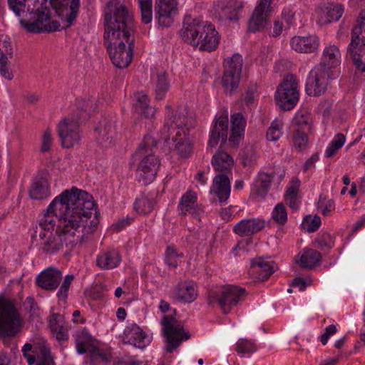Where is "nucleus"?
Instances as JSON below:
<instances>
[{
  "label": "nucleus",
  "instance_id": "f257e3e1",
  "mask_svg": "<svg viewBox=\"0 0 365 365\" xmlns=\"http://www.w3.org/2000/svg\"><path fill=\"white\" fill-rule=\"evenodd\" d=\"M96 203L87 192L76 187L66 190L49 204L39 220L41 230H53L56 220L58 225L66 224L69 229H76L86 234L93 233L99 223Z\"/></svg>",
  "mask_w": 365,
  "mask_h": 365
},
{
  "label": "nucleus",
  "instance_id": "f03ea898",
  "mask_svg": "<svg viewBox=\"0 0 365 365\" xmlns=\"http://www.w3.org/2000/svg\"><path fill=\"white\" fill-rule=\"evenodd\" d=\"M104 39L113 65L127 68L132 61L135 46V23L132 14L121 0H110L104 10Z\"/></svg>",
  "mask_w": 365,
  "mask_h": 365
},
{
  "label": "nucleus",
  "instance_id": "7ed1b4c3",
  "mask_svg": "<svg viewBox=\"0 0 365 365\" xmlns=\"http://www.w3.org/2000/svg\"><path fill=\"white\" fill-rule=\"evenodd\" d=\"M165 108V123L161 136L164 140V147H168L170 151H176L180 158H187L192 151L190 134L192 124L184 108H172L168 105Z\"/></svg>",
  "mask_w": 365,
  "mask_h": 365
},
{
  "label": "nucleus",
  "instance_id": "20e7f679",
  "mask_svg": "<svg viewBox=\"0 0 365 365\" xmlns=\"http://www.w3.org/2000/svg\"><path fill=\"white\" fill-rule=\"evenodd\" d=\"M66 224L57 225L56 232L51 230H41L39 225L36 226L35 233L39 231L41 242L40 250L46 255H54L63 250L66 247L67 251L72 250L78 243L85 240L90 234H86L76 229H69Z\"/></svg>",
  "mask_w": 365,
  "mask_h": 365
},
{
  "label": "nucleus",
  "instance_id": "39448f33",
  "mask_svg": "<svg viewBox=\"0 0 365 365\" xmlns=\"http://www.w3.org/2000/svg\"><path fill=\"white\" fill-rule=\"evenodd\" d=\"M161 312L164 313L161 317V325L165 341V350L171 353L177 349L182 341L190 339V335L189 332L185 331L183 323L177 319L176 309L163 300H161Z\"/></svg>",
  "mask_w": 365,
  "mask_h": 365
},
{
  "label": "nucleus",
  "instance_id": "423d86ee",
  "mask_svg": "<svg viewBox=\"0 0 365 365\" xmlns=\"http://www.w3.org/2000/svg\"><path fill=\"white\" fill-rule=\"evenodd\" d=\"M211 163L215 170L220 173L213 180L212 190L220 202H225L230 195V183L227 174L234 166L233 158L226 152L218 150L213 155Z\"/></svg>",
  "mask_w": 365,
  "mask_h": 365
},
{
  "label": "nucleus",
  "instance_id": "0eeeda50",
  "mask_svg": "<svg viewBox=\"0 0 365 365\" xmlns=\"http://www.w3.org/2000/svg\"><path fill=\"white\" fill-rule=\"evenodd\" d=\"M95 109L92 102L88 101L82 108L79 117L68 115L59 122L58 133L63 148H71L80 142L81 135L79 121L86 120Z\"/></svg>",
  "mask_w": 365,
  "mask_h": 365
},
{
  "label": "nucleus",
  "instance_id": "6e6552de",
  "mask_svg": "<svg viewBox=\"0 0 365 365\" xmlns=\"http://www.w3.org/2000/svg\"><path fill=\"white\" fill-rule=\"evenodd\" d=\"M351 35V42L346 48V57L356 69L365 72V9L360 12Z\"/></svg>",
  "mask_w": 365,
  "mask_h": 365
},
{
  "label": "nucleus",
  "instance_id": "1a4fd4ad",
  "mask_svg": "<svg viewBox=\"0 0 365 365\" xmlns=\"http://www.w3.org/2000/svg\"><path fill=\"white\" fill-rule=\"evenodd\" d=\"M24 319L13 302H0V336L14 337L24 327Z\"/></svg>",
  "mask_w": 365,
  "mask_h": 365
},
{
  "label": "nucleus",
  "instance_id": "9d476101",
  "mask_svg": "<svg viewBox=\"0 0 365 365\" xmlns=\"http://www.w3.org/2000/svg\"><path fill=\"white\" fill-rule=\"evenodd\" d=\"M20 24L28 32L40 34L58 29V22L51 20V11L44 7L29 12V19H21Z\"/></svg>",
  "mask_w": 365,
  "mask_h": 365
},
{
  "label": "nucleus",
  "instance_id": "9b49d317",
  "mask_svg": "<svg viewBox=\"0 0 365 365\" xmlns=\"http://www.w3.org/2000/svg\"><path fill=\"white\" fill-rule=\"evenodd\" d=\"M245 289L237 286L229 285L224 287L220 294L210 293L208 303L212 306L218 305L224 314L231 312L233 307L242 300Z\"/></svg>",
  "mask_w": 365,
  "mask_h": 365
},
{
  "label": "nucleus",
  "instance_id": "f8f14e48",
  "mask_svg": "<svg viewBox=\"0 0 365 365\" xmlns=\"http://www.w3.org/2000/svg\"><path fill=\"white\" fill-rule=\"evenodd\" d=\"M299 84L292 74L287 75L277 88L275 98L279 106L285 110L292 109L299 101Z\"/></svg>",
  "mask_w": 365,
  "mask_h": 365
},
{
  "label": "nucleus",
  "instance_id": "ddd939ff",
  "mask_svg": "<svg viewBox=\"0 0 365 365\" xmlns=\"http://www.w3.org/2000/svg\"><path fill=\"white\" fill-rule=\"evenodd\" d=\"M336 73L323 69L322 66H315L309 73L306 81L305 91L309 96H320L327 90Z\"/></svg>",
  "mask_w": 365,
  "mask_h": 365
},
{
  "label": "nucleus",
  "instance_id": "4468645a",
  "mask_svg": "<svg viewBox=\"0 0 365 365\" xmlns=\"http://www.w3.org/2000/svg\"><path fill=\"white\" fill-rule=\"evenodd\" d=\"M242 65V57L239 53L225 61V68L222 83L226 93L232 94L238 88Z\"/></svg>",
  "mask_w": 365,
  "mask_h": 365
},
{
  "label": "nucleus",
  "instance_id": "2eb2a0df",
  "mask_svg": "<svg viewBox=\"0 0 365 365\" xmlns=\"http://www.w3.org/2000/svg\"><path fill=\"white\" fill-rule=\"evenodd\" d=\"M206 25L207 21L186 16L180 33L182 39L187 44L199 48Z\"/></svg>",
  "mask_w": 365,
  "mask_h": 365
},
{
  "label": "nucleus",
  "instance_id": "dca6fc26",
  "mask_svg": "<svg viewBox=\"0 0 365 365\" xmlns=\"http://www.w3.org/2000/svg\"><path fill=\"white\" fill-rule=\"evenodd\" d=\"M159 168V158L148 153L138 166L136 175L138 181L145 185L151 183L156 178Z\"/></svg>",
  "mask_w": 365,
  "mask_h": 365
},
{
  "label": "nucleus",
  "instance_id": "f3484780",
  "mask_svg": "<svg viewBox=\"0 0 365 365\" xmlns=\"http://www.w3.org/2000/svg\"><path fill=\"white\" fill-rule=\"evenodd\" d=\"M344 12L342 4L327 3L319 6L315 11V20L320 26H326L332 22L338 21Z\"/></svg>",
  "mask_w": 365,
  "mask_h": 365
},
{
  "label": "nucleus",
  "instance_id": "a211bd4d",
  "mask_svg": "<svg viewBox=\"0 0 365 365\" xmlns=\"http://www.w3.org/2000/svg\"><path fill=\"white\" fill-rule=\"evenodd\" d=\"M272 1L260 0L248 23L250 31L256 32L264 28L271 13L270 5Z\"/></svg>",
  "mask_w": 365,
  "mask_h": 365
},
{
  "label": "nucleus",
  "instance_id": "6ab92c4d",
  "mask_svg": "<svg viewBox=\"0 0 365 365\" xmlns=\"http://www.w3.org/2000/svg\"><path fill=\"white\" fill-rule=\"evenodd\" d=\"M170 294L175 301L191 303L197 297V287L192 280L180 281L173 288Z\"/></svg>",
  "mask_w": 365,
  "mask_h": 365
},
{
  "label": "nucleus",
  "instance_id": "aec40b11",
  "mask_svg": "<svg viewBox=\"0 0 365 365\" xmlns=\"http://www.w3.org/2000/svg\"><path fill=\"white\" fill-rule=\"evenodd\" d=\"M50 4L58 16H63L66 11L65 27L71 26L78 14L80 0H50Z\"/></svg>",
  "mask_w": 365,
  "mask_h": 365
},
{
  "label": "nucleus",
  "instance_id": "412c9836",
  "mask_svg": "<svg viewBox=\"0 0 365 365\" xmlns=\"http://www.w3.org/2000/svg\"><path fill=\"white\" fill-rule=\"evenodd\" d=\"M63 274L58 269L49 267L43 270L36 277V285L43 289L54 291L58 287Z\"/></svg>",
  "mask_w": 365,
  "mask_h": 365
},
{
  "label": "nucleus",
  "instance_id": "4be33fe9",
  "mask_svg": "<svg viewBox=\"0 0 365 365\" xmlns=\"http://www.w3.org/2000/svg\"><path fill=\"white\" fill-rule=\"evenodd\" d=\"M123 341L138 349H143L150 342V336L137 324H128L124 330Z\"/></svg>",
  "mask_w": 365,
  "mask_h": 365
},
{
  "label": "nucleus",
  "instance_id": "5701e85b",
  "mask_svg": "<svg viewBox=\"0 0 365 365\" xmlns=\"http://www.w3.org/2000/svg\"><path fill=\"white\" fill-rule=\"evenodd\" d=\"M121 262L118 250L108 248L101 250L96 257V265L102 270H110L118 267Z\"/></svg>",
  "mask_w": 365,
  "mask_h": 365
},
{
  "label": "nucleus",
  "instance_id": "b1692460",
  "mask_svg": "<svg viewBox=\"0 0 365 365\" xmlns=\"http://www.w3.org/2000/svg\"><path fill=\"white\" fill-rule=\"evenodd\" d=\"M228 133V117L227 115H220L214 123L210 137L208 142V146L215 147L220 142L225 143L227 140Z\"/></svg>",
  "mask_w": 365,
  "mask_h": 365
},
{
  "label": "nucleus",
  "instance_id": "393cba45",
  "mask_svg": "<svg viewBox=\"0 0 365 365\" xmlns=\"http://www.w3.org/2000/svg\"><path fill=\"white\" fill-rule=\"evenodd\" d=\"M277 265L273 261H267L262 257L251 260L250 274L258 280H266L276 269Z\"/></svg>",
  "mask_w": 365,
  "mask_h": 365
},
{
  "label": "nucleus",
  "instance_id": "a878e982",
  "mask_svg": "<svg viewBox=\"0 0 365 365\" xmlns=\"http://www.w3.org/2000/svg\"><path fill=\"white\" fill-rule=\"evenodd\" d=\"M341 63V52L334 44L327 45L322 52V61L317 66H322L323 69L335 73V68Z\"/></svg>",
  "mask_w": 365,
  "mask_h": 365
},
{
  "label": "nucleus",
  "instance_id": "bb28decb",
  "mask_svg": "<svg viewBox=\"0 0 365 365\" xmlns=\"http://www.w3.org/2000/svg\"><path fill=\"white\" fill-rule=\"evenodd\" d=\"M264 226V221L259 218L244 219L234 226L233 231L240 237H248L261 231Z\"/></svg>",
  "mask_w": 365,
  "mask_h": 365
},
{
  "label": "nucleus",
  "instance_id": "cd10ccee",
  "mask_svg": "<svg viewBox=\"0 0 365 365\" xmlns=\"http://www.w3.org/2000/svg\"><path fill=\"white\" fill-rule=\"evenodd\" d=\"M202 35L199 50L207 52L216 50L220 43V36L212 23L207 21L205 32Z\"/></svg>",
  "mask_w": 365,
  "mask_h": 365
},
{
  "label": "nucleus",
  "instance_id": "c85d7f7f",
  "mask_svg": "<svg viewBox=\"0 0 365 365\" xmlns=\"http://www.w3.org/2000/svg\"><path fill=\"white\" fill-rule=\"evenodd\" d=\"M290 45L292 49L300 53H312L317 50L319 39L315 35L309 36H294L291 39Z\"/></svg>",
  "mask_w": 365,
  "mask_h": 365
},
{
  "label": "nucleus",
  "instance_id": "c756f323",
  "mask_svg": "<svg viewBox=\"0 0 365 365\" xmlns=\"http://www.w3.org/2000/svg\"><path fill=\"white\" fill-rule=\"evenodd\" d=\"M246 120L241 113L231 115V133L228 139L233 146H237L244 136Z\"/></svg>",
  "mask_w": 365,
  "mask_h": 365
},
{
  "label": "nucleus",
  "instance_id": "7c9ffc66",
  "mask_svg": "<svg viewBox=\"0 0 365 365\" xmlns=\"http://www.w3.org/2000/svg\"><path fill=\"white\" fill-rule=\"evenodd\" d=\"M178 0H161V27L171 26L178 14Z\"/></svg>",
  "mask_w": 365,
  "mask_h": 365
},
{
  "label": "nucleus",
  "instance_id": "2f4dec72",
  "mask_svg": "<svg viewBox=\"0 0 365 365\" xmlns=\"http://www.w3.org/2000/svg\"><path fill=\"white\" fill-rule=\"evenodd\" d=\"M49 325L57 340H68V329L63 315L56 313L53 314L50 317Z\"/></svg>",
  "mask_w": 365,
  "mask_h": 365
},
{
  "label": "nucleus",
  "instance_id": "473e14b6",
  "mask_svg": "<svg viewBox=\"0 0 365 365\" xmlns=\"http://www.w3.org/2000/svg\"><path fill=\"white\" fill-rule=\"evenodd\" d=\"M133 109L135 113L146 118L154 115L155 110L149 106L148 96L143 92H138L133 96Z\"/></svg>",
  "mask_w": 365,
  "mask_h": 365
},
{
  "label": "nucleus",
  "instance_id": "72a5a7b5",
  "mask_svg": "<svg viewBox=\"0 0 365 365\" xmlns=\"http://www.w3.org/2000/svg\"><path fill=\"white\" fill-rule=\"evenodd\" d=\"M29 193L34 200H43L48 198L51 195L48 181L43 178L34 180L31 184Z\"/></svg>",
  "mask_w": 365,
  "mask_h": 365
},
{
  "label": "nucleus",
  "instance_id": "f704fd0d",
  "mask_svg": "<svg viewBox=\"0 0 365 365\" xmlns=\"http://www.w3.org/2000/svg\"><path fill=\"white\" fill-rule=\"evenodd\" d=\"M297 264L302 268L312 269L321 261L322 256L319 252L311 248L304 249L299 255Z\"/></svg>",
  "mask_w": 365,
  "mask_h": 365
},
{
  "label": "nucleus",
  "instance_id": "c9c22d12",
  "mask_svg": "<svg viewBox=\"0 0 365 365\" xmlns=\"http://www.w3.org/2000/svg\"><path fill=\"white\" fill-rule=\"evenodd\" d=\"M94 338L86 329L78 331L76 335V346L78 354H83L87 351L96 349Z\"/></svg>",
  "mask_w": 365,
  "mask_h": 365
},
{
  "label": "nucleus",
  "instance_id": "e433bc0d",
  "mask_svg": "<svg viewBox=\"0 0 365 365\" xmlns=\"http://www.w3.org/2000/svg\"><path fill=\"white\" fill-rule=\"evenodd\" d=\"M157 198L158 193H149L145 197L136 199L134 202L135 210L140 215H148L150 213L154 206L158 203Z\"/></svg>",
  "mask_w": 365,
  "mask_h": 365
},
{
  "label": "nucleus",
  "instance_id": "4c0bfd02",
  "mask_svg": "<svg viewBox=\"0 0 365 365\" xmlns=\"http://www.w3.org/2000/svg\"><path fill=\"white\" fill-rule=\"evenodd\" d=\"M197 194L192 190H188L182 195L179 204L182 214H196L197 207Z\"/></svg>",
  "mask_w": 365,
  "mask_h": 365
},
{
  "label": "nucleus",
  "instance_id": "58836bf2",
  "mask_svg": "<svg viewBox=\"0 0 365 365\" xmlns=\"http://www.w3.org/2000/svg\"><path fill=\"white\" fill-rule=\"evenodd\" d=\"M242 7V2L237 0H230L222 7L220 13V17L224 20L237 21Z\"/></svg>",
  "mask_w": 365,
  "mask_h": 365
},
{
  "label": "nucleus",
  "instance_id": "ea45409f",
  "mask_svg": "<svg viewBox=\"0 0 365 365\" xmlns=\"http://www.w3.org/2000/svg\"><path fill=\"white\" fill-rule=\"evenodd\" d=\"M312 118L310 113L305 109L299 110L295 114L292 125L302 130H309L311 128Z\"/></svg>",
  "mask_w": 365,
  "mask_h": 365
},
{
  "label": "nucleus",
  "instance_id": "a19ab883",
  "mask_svg": "<svg viewBox=\"0 0 365 365\" xmlns=\"http://www.w3.org/2000/svg\"><path fill=\"white\" fill-rule=\"evenodd\" d=\"M273 176L267 173H262L259 174L257 183L255 186V192L259 197H264L272 184Z\"/></svg>",
  "mask_w": 365,
  "mask_h": 365
},
{
  "label": "nucleus",
  "instance_id": "79ce46f5",
  "mask_svg": "<svg viewBox=\"0 0 365 365\" xmlns=\"http://www.w3.org/2000/svg\"><path fill=\"white\" fill-rule=\"evenodd\" d=\"M235 349L239 355H250L257 350V346L253 340L240 339L235 344Z\"/></svg>",
  "mask_w": 365,
  "mask_h": 365
},
{
  "label": "nucleus",
  "instance_id": "37998d69",
  "mask_svg": "<svg viewBox=\"0 0 365 365\" xmlns=\"http://www.w3.org/2000/svg\"><path fill=\"white\" fill-rule=\"evenodd\" d=\"M284 123L281 119H274L267 131V139L269 141H277L283 133Z\"/></svg>",
  "mask_w": 365,
  "mask_h": 365
},
{
  "label": "nucleus",
  "instance_id": "c03bdc74",
  "mask_svg": "<svg viewBox=\"0 0 365 365\" xmlns=\"http://www.w3.org/2000/svg\"><path fill=\"white\" fill-rule=\"evenodd\" d=\"M317 209L324 216H331L335 210V202L332 199H329L321 195L317 202Z\"/></svg>",
  "mask_w": 365,
  "mask_h": 365
},
{
  "label": "nucleus",
  "instance_id": "a18cd8bd",
  "mask_svg": "<svg viewBox=\"0 0 365 365\" xmlns=\"http://www.w3.org/2000/svg\"><path fill=\"white\" fill-rule=\"evenodd\" d=\"M345 143V137L343 134H336L325 150V156L331 158L342 148Z\"/></svg>",
  "mask_w": 365,
  "mask_h": 365
},
{
  "label": "nucleus",
  "instance_id": "49530a36",
  "mask_svg": "<svg viewBox=\"0 0 365 365\" xmlns=\"http://www.w3.org/2000/svg\"><path fill=\"white\" fill-rule=\"evenodd\" d=\"M13 57V48L7 36L0 38V61H9Z\"/></svg>",
  "mask_w": 365,
  "mask_h": 365
},
{
  "label": "nucleus",
  "instance_id": "de8ad7c7",
  "mask_svg": "<svg viewBox=\"0 0 365 365\" xmlns=\"http://www.w3.org/2000/svg\"><path fill=\"white\" fill-rule=\"evenodd\" d=\"M141 12V20L143 24L151 22L153 18L152 0H138Z\"/></svg>",
  "mask_w": 365,
  "mask_h": 365
},
{
  "label": "nucleus",
  "instance_id": "09e8293b",
  "mask_svg": "<svg viewBox=\"0 0 365 365\" xmlns=\"http://www.w3.org/2000/svg\"><path fill=\"white\" fill-rule=\"evenodd\" d=\"M154 150H158V140L152 135H146L143 140V146L139 148L136 155H147L148 153L153 154Z\"/></svg>",
  "mask_w": 365,
  "mask_h": 365
},
{
  "label": "nucleus",
  "instance_id": "8fccbe9b",
  "mask_svg": "<svg viewBox=\"0 0 365 365\" xmlns=\"http://www.w3.org/2000/svg\"><path fill=\"white\" fill-rule=\"evenodd\" d=\"M272 219L279 225H284L287 221V212L284 205L278 203L272 212Z\"/></svg>",
  "mask_w": 365,
  "mask_h": 365
},
{
  "label": "nucleus",
  "instance_id": "3c124183",
  "mask_svg": "<svg viewBox=\"0 0 365 365\" xmlns=\"http://www.w3.org/2000/svg\"><path fill=\"white\" fill-rule=\"evenodd\" d=\"M74 279V275L73 274H67L63 281V283L61 284L56 296L58 298L59 300L66 302L68 296V291L70 289V286L72 283V282Z\"/></svg>",
  "mask_w": 365,
  "mask_h": 365
},
{
  "label": "nucleus",
  "instance_id": "603ef678",
  "mask_svg": "<svg viewBox=\"0 0 365 365\" xmlns=\"http://www.w3.org/2000/svg\"><path fill=\"white\" fill-rule=\"evenodd\" d=\"M317 247L321 250L331 249L334 246L333 237L328 232H323L316 239Z\"/></svg>",
  "mask_w": 365,
  "mask_h": 365
},
{
  "label": "nucleus",
  "instance_id": "864d4df0",
  "mask_svg": "<svg viewBox=\"0 0 365 365\" xmlns=\"http://www.w3.org/2000/svg\"><path fill=\"white\" fill-rule=\"evenodd\" d=\"M182 255H178L176 250L171 246L167 247L165 253V262L173 268H176Z\"/></svg>",
  "mask_w": 365,
  "mask_h": 365
},
{
  "label": "nucleus",
  "instance_id": "5fc2aeb1",
  "mask_svg": "<svg viewBox=\"0 0 365 365\" xmlns=\"http://www.w3.org/2000/svg\"><path fill=\"white\" fill-rule=\"evenodd\" d=\"M306 130H307L295 128L293 131L294 145L300 150L307 145V143L308 141V138L306 134Z\"/></svg>",
  "mask_w": 365,
  "mask_h": 365
},
{
  "label": "nucleus",
  "instance_id": "6e6d98bb",
  "mask_svg": "<svg viewBox=\"0 0 365 365\" xmlns=\"http://www.w3.org/2000/svg\"><path fill=\"white\" fill-rule=\"evenodd\" d=\"M27 0H8L9 6L11 10L17 16H21L26 10V1Z\"/></svg>",
  "mask_w": 365,
  "mask_h": 365
},
{
  "label": "nucleus",
  "instance_id": "4d7b16f0",
  "mask_svg": "<svg viewBox=\"0 0 365 365\" xmlns=\"http://www.w3.org/2000/svg\"><path fill=\"white\" fill-rule=\"evenodd\" d=\"M304 225L307 227V230L309 232H315L318 230L321 225V219L318 216L312 217L307 216L304 219Z\"/></svg>",
  "mask_w": 365,
  "mask_h": 365
},
{
  "label": "nucleus",
  "instance_id": "13d9d810",
  "mask_svg": "<svg viewBox=\"0 0 365 365\" xmlns=\"http://www.w3.org/2000/svg\"><path fill=\"white\" fill-rule=\"evenodd\" d=\"M41 356L36 365H55L48 349L43 347L41 350Z\"/></svg>",
  "mask_w": 365,
  "mask_h": 365
},
{
  "label": "nucleus",
  "instance_id": "bf43d9fd",
  "mask_svg": "<svg viewBox=\"0 0 365 365\" xmlns=\"http://www.w3.org/2000/svg\"><path fill=\"white\" fill-rule=\"evenodd\" d=\"M349 24H346L344 21H342L339 26V29L336 32V39L339 42L345 41L349 35Z\"/></svg>",
  "mask_w": 365,
  "mask_h": 365
},
{
  "label": "nucleus",
  "instance_id": "052dcab7",
  "mask_svg": "<svg viewBox=\"0 0 365 365\" xmlns=\"http://www.w3.org/2000/svg\"><path fill=\"white\" fill-rule=\"evenodd\" d=\"M256 91L257 89L255 86H252L247 88V90L243 95V101H245V103L247 106H251L254 104L255 98L257 97Z\"/></svg>",
  "mask_w": 365,
  "mask_h": 365
},
{
  "label": "nucleus",
  "instance_id": "680f3d73",
  "mask_svg": "<svg viewBox=\"0 0 365 365\" xmlns=\"http://www.w3.org/2000/svg\"><path fill=\"white\" fill-rule=\"evenodd\" d=\"M52 141L51 131L48 130H46L42 138V145L41 148L42 153H46L50 150L52 145Z\"/></svg>",
  "mask_w": 365,
  "mask_h": 365
},
{
  "label": "nucleus",
  "instance_id": "e2e57ef3",
  "mask_svg": "<svg viewBox=\"0 0 365 365\" xmlns=\"http://www.w3.org/2000/svg\"><path fill=\"white\" fill-rule=\"evenodd\" d=\"M337 331V329L335 325L331 324L326 327L324 333L320 336V341L323 345H326L330 336L335 334Z\"/></svg>",
  "mask_w": 365,
  "mask_h": 365
},
{
  "label": "nucleus",
  "instance_id": "0e129e2a",
  "mask_svg": "<svg viewBox=\"0 0 365 365\" xmlns=\"http://www.w3.org/2000/svg\"><path fill=\"white\" fill-rule=\"evenodd\" d=\"M9 61H0V73L2 77L7 80H11L14 77L12 72L9 67Z\"/></svg>",
  "mask_w": 365,
  "mask_h": 365
},
{
  "label": "nucleus",
  "instance_id": "69168bd1",
  "mask_svg": "<svg viewBox=\"0 0 365 365\" xmlns=\"http://www.w3.org/2000/svg\"><path fill=\"white\" fill-rule=\"evenodd\" d=\"M282 17L288 26H291L294 24V12L289 8L284 9L282 13Z\"/></svg>",
  "mask_w": 365,
  "mask_h": 365
},
{
  "label": "nucleus",
  "instance_id": "338daca9",
  "mask_svg": "<svg viewBox=\"0 0 365 365\" xmlns=\"http://www.w3.org/2000/svg\"><path fill=\"white\" fill-rule=\"evenodd\" d=\"M299 187V182L298 180H293L290 185L287 187L284 196H297Z\"/></svg>",
  "mask_w": 365,
  "mask_h": 365
},
{
  "label": "nucleus",
  "instance_id": "774afa93",
  "mask_svg": "<svg viewBox=\"0 0 365 365\" xmlns=\"http://www.w3.org/2000/svg\"><path fill=\"white\" fill-rule=\"evenodd\" d=\"M116 365H142V362L137 360L135 356H125L120 359Z\"/></svg>",
  "mask_w": 365,
  "mask_h": 365
}]
</instances>
